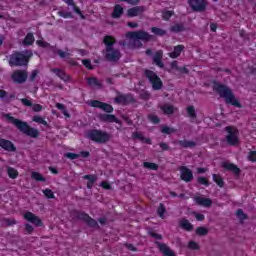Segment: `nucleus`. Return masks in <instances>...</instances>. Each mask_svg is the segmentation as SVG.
<instances>
[{
    "mask_svg": "<svg viewBox=\"0 0 256 256\" xmlns=\"http://www.w3.org/2000/svg\"><path fill=\"white\" fill-rule=\"evenodd\" d=\"M213 89L222 99L225 100V103L241 108V103H239V100H237L231 88L221 83H214Z\"/></svg>",
    "mask_w": 256,
    "mask_h": 256,
    "instance_id": "f257e3e1",
    "label": "nucleus"
},
{
    "mask_svg": "<svg viewBox=\"0 0 256 256\" xmlns=\"http://www.w3.org/2000/svg\"><path fill=\"white\" fill-rule=\"evenodd\" d=\"M3 117L5 119H8L9 123H12V125H15L21 133H24V135H28V137H39V130L32 128L27 124V122H23L17 118H14L11 116V114H3Z\"/></svg>",
    "mask_w": 256,
    "mask_h": 256,
    "instance_id": "f03ea898",
    "label": "nucleus"
},
{
    "mask_svg": "<svg viewBox=\"0 0 256 256\" xmlns=\"http://www.w3.org/2000/svg\"><path fill=\"white\" fill-rule=\"evenodd\" d=\"M104 44L106 45L104 52L105 59H107V61H119V59H121V51L113 47V45H115V38H113V36H105Z\"/></svg>",
    "mask_w": 256,
    "mask_h": 256,
    "instance_id": "7ed1b4c3",
    "label": "nucleus"
},
{
    "mask_svg": "<svg viewBox=\"0 0 256 256\" xmlns=\"http://www.w3.org/2000/svg\"><path fill=\"white\" fill-rule=\"evenodd\" d=\"M33 57V53L29 50L15 52L9 56L10 67H23L29 63V58Z\"/></svg>",
    "mask_w": 256,
    "mask_h": 256,
    "instance_id": "20e7f679",
    "label": "nucleus"
},
{
    "mask_svg": "<svg viewBox=\"0 0 256 256\" xmlns=\"http://www.w3.org/2000/svg\"><path fill=\"white\" fill-rule=\"evenodd\" d=\"M127 39H130V43H134V47H141L140 41H151V34L140 30L136 32H128L126 34Z\"/></svg>",
    "mask_w": 256,
    "mask_h": 256,
    "instance_id": "39448f33",
    "label": "nucleus"
},
{
    "mask_svg": "<svg viewBox=\"0 0 256 256\" xmlns=\"http://www.w3.org/2000/svg\"><path fill=\"white\" fill-rule=\"evenodd\" d=\"M88 139L91 141H95V143H107L109 141L110 136L107 132H103L100 130H90L87 134Z\"/></svg>",
    "mask_w": 256,
    "mask_h": 256,
    "instance_id": "423d86ee",
    "label": "nucleus"
},
{
    "mask_svg": "<svg viewBox=\"0 0 256 256\" xmlns=\"http://www.w3.org/2000/svg\"><path fill=\"white\" fill-rule=\"evenodd\" d=\"M145 75L155 91H159V89H162L163 81H161V78H159V76H157L155 72L151 70H146Z\"/></svg>",
    "mask_w": 256,
    "mask_h": 256,
    "instance_id": "0eeeda50",
    "label": "nucleus"
},
{
    "mask_svg": "<svg viewBox=\"0 0 256 256\" xmlns=\"http://www.w3.org/2000/svg\"><path fill=\"white\" fill-rule=\"evenodd\" d=\"M227 136L226 141L229 145H238L239 144V130L233 126L226 127Z\"/></svg>",
    "mask_w": 256,
    "mask_h": 256,
    "instance_id": "6e6552de",
    "label": "nucleus"
},
{
    "mask_svg": "<svg viewBox=\"0 0 256 256\" xmlns=\"http://www.w3.org/2000/svg\"><path fill=\"white\" fill-rule=\"evenodd\" d=\"M192 11L201 13L207 9V0H189L188 1Z\"/></svg>",
    "mask_w": 256,
    "mask_h": 256,
    "instance_id": "1a4fd4ad",
    "label": "nucleus"
},
{
    "mask_svg": "<svg viewBox=\"0 0 256 256\" xmlns=\"http://www.w3.org/2000/svg\"><path fill=\"white\" fill-rule=\"evenodd\" d=\"M24 219H26V221L32 223V225H35L36 227H43V221H41V218L33 214L32 212H26L24 214Z\"/></svg>",
    "mask_w": 256,
    "mask_h": 256,
    "instance_id": "9d476101",
    "label": "nucleus"
},
{
    "mask_svg": "<svg viewBox=\"0 0 256 256\" xmlns=\"http://www.w3.org/2000/svg\"><path fill=\"white\" fill-rule=\"evenodd\" d=\"M179 171L182 181H185L186 183L193 181V172L191 171V169L185 166H181Z\"/></svg>",
    "mask_w": 256,
    "mask_h": 256,
    "instance_id": "9b49d317",
    "label": "nucleus"
},
{
    "mask_svg": "<svg viewBox=\"0 0 256 256\" xmlns=\"http://www.w3.org/2000/svg\"><path fill=\"white\" fill-rule=\"evenodd\" d=\"M91 107H96L98 109H102V111H105L106 113H113V106L100 102L98 100H93L90 102Z\"/></svg>",
    "mask_w": 256,
    "mask_h": 256,
    "instance_id": "f8f14e48",
    "label": "nucleus"
},
{
    "mask_svg": "<svg viewBox=\"0 0 256 256\" xmlns=\"http://www.w3.org/2000/svg\"><path fill=\"white\" fill-rule=\"evenodd\" d=\"M12 79L14 83H25L27 81V72L17 70L13 73Z\"/></svg>",
    "mask_w": 256,
    "mask_h": 256,
    "instance_id": "ddd939ff",
    "label": "nucleus"
},
{
    "mask_svg": "<svg viewBox=\"0 0 256 256\" xmlns=\"http://www.w3.org/2000/svg\"><path fill=\"white\" fill-rule=\"evenodd\" d=\"M51 72L55 73V75L59 77V79L64 81V83H69V81H71V76H69V74L65 73V71L59 68H52Z\"/></svg>",
    "mask_w": 256,
    "mask_h": 256,
    "instance_id": "4468645a",
    "label": "nucleus"
},
{
    "mask_svg": "<svg viewBox=\"0 0 256 256\" xmlns=\"http://www.w3.org/2000/svg\"><path fill=\"white\" fill-rule=\"evenodd\" d=\"M144 11H145V6H136L128 9L127 15L129 17H138V15H141Z\"/></svg>",
    "mask_w": 256,
    "mask_h": 256,
    "instance_id": "2eb2a0df",
    "label": "nucleus"
},
{
    "mask_svg": "<svg viewBox=\"0 0 256 256\" xmlns=\"http://www.w3.org/2000/svg\"><path fill=\"white\" fill-rule=\"evenodd\" d=\"M195 201L197 205H200L201 207H211V205H213V201H211V199L205 198L203 196L195 197Z\"/></svg>",
    "mask_w": 256,
    "mask_h": 256,
    "instance_id": "dca6fc26",
    "label": "nucleus"
},
{
    "mask_svg": "<svg viewBox=\"0 0 256 256\" xmlns=\"http://www.w3.org/2000/svg\"><path fill=\"white\" fill-rule=\"evenodd\" d=\"M78 219L85 221V223H87V225H89L90 227H97V221L93 220L91 217H89V215L85 213H79Z\"/></svg>",
    "mask_w": 256,
    "mask_h": 256,
    "instance_id": "f3484780",
    "label": "nucleus"
},
{
    "mask_svg": "<svg viewBox=\"0 0 256 256\" xmlns=\"http://www.w3.org/2000/svg\"><path fill=\"white\" fill-rule=\"evenodd\" d=\"M0 147H2V149H4L5 151H10L13 152L15 151V145L12 144L11 141L0 138Z\"/></svg>",
    "mask_w": 256,
    "mask_h": 256,
    "instance_id": "a211bd4d",
    "label": "nucleus"
},
{
    "mask_svg": "<svg viewBox=\"0 0 256 256\" xmlns=\"http://www.w3.org/2000/svg\"><path fill=\"white\" fill-rule=\"evenodd\" d=\"M159 107H160V111H162V113H164V115H173V113H175V111H177V108H175L171 104H162Z\"/></svg>",
    "mask_w": 256,
    "mask_h": 256,
    "instance_id": "6ab92c4d",
    "label": "nucleus"
},
{
    "mask_svg": "<svg viewBox=\"0 0 256 256\" xmlns=\"http://www.w3.org/2000/svg\"><path fill=\"white\" fill-rule=\"evenodd\" d=\"M100 119L104 121V123H121V121H119L115 115L111 114H102L100 115Z\"/></svg>",
    "mask_w": 256,
    "mask_h": 256,
    "instance_id": "aec40b11",
    "label": "nucleus"
},
{
    "mask_svg": "<svg viewBox=\"0 0 256 256\" xmlns=\"http://www.w3.org/2000/svg\"><path fill=\"white\" fill-rule=\"evenodd\" d=\"M158 248L164 256H175V252H173V250H171V248H169V246L166 244L159 243Z\"/></svg>",
    "mask_w": 256,
    "mask_h": 256,
    "instance_id": "412c9836",
    "label": "nucleus"
},
{
    "mask_svg": "<svg viewBox=\"0 0 256 256\" xmlns=\"http://www.w3.org/2000/svg\"><path fill=\"white\" fill-rule=\"evenodd\" d=\"M185 49V46L178 45L174 47V50L170 52L168 55L171 59H177L181 55V52Z\"/></svg>",
    "mask_w": 256,
    "mask_h": 256,
    "instance_id": "4be33fe9",
    "label": "nucleus"
},
{
    "mask_svg": "<svg viewBox=\"0 0 256 256\" xmlns=\"http://www.w3.org/2000/svg\"><path fill=\"white\" fill-rule=\"evenodd\" d=\"M163 59V51L159 50L155 53L153 57V62L157 67L163 68V62L161 61Z\"/></svg>",
    "mask_w": 256,
    "mask_h": 256,
    "instance_id": "5701e85b",
    "label": "nucleus"
},
{
    "mask_svg": "<svg viewBox=\"0 0 256 256\" xmlns=\"http://www.w3.org/2000/svg\"><path fill=\"white\" fill-rule=\"evenodd\" d=\"M222 167H224V169H227L228 171H232V173H234L235 175H239L240 173L239 167H237L235 164L224 162L222 164Z\"/></svg>",
    "mask_w": 256,
    "mask_h": 256,
    "instance_id": "b1692460",
    "label": "nucleus"
},
{
    "mask_svg": "<svg viewBox=\"0 0 256 256\" xmlns=\"http://www.w3.org/2000/svg\"><path fill=\"white\" fill-rule=\"evenodd\" d=\"M132 137L134 139H139V141H142V143H148V145H151V139L143 137V133L141 132H134Z\"/></svg>",
    "mask_w": 256,
    "mask_h": 256,
    "instance_id": "393cba45",
    "label": "nucleus"
},
{
    "mask_svg": "<svg viewBox=\"0 0 256 256\" xmlns=\"http://www.w3.org/2000/svg\"><path fill=\"white\" fill-rule=\"evenodd\" d=\"M178 145H180V147H183L184 149H191L193 147H195V142L194 141H189V140H179L178 141Z\"/></svg>",
    "mask_w": 256,
    "mask_h": 256,
    "instance_id": "a878e982",
    "label": "nucleus"
},
{
    "mask_svg": "<svg viewBox=\"0 0 256 256\" xmlns=\"http://www.w3.org/2000/svg\"><path fill=\"white\" fill-rule=\"evenodd\" d=\"M123 15V8L121 5L117 4L114 7V12L112 13L113 19H119Z\"/></svg>",
    "mask_w": 256,
    "mask_h": 256,
    "instance_id": "bb28decb",
    "label": "nucleus"
},
{
    "mask_svg": "<svg viewBox=\"0 0 256 256\" xmlns=\"http://www.w3.org/2000/svg\"><path fill=\"white\" fill-rule=\"evenodd\" d=\"M83 178L88 180V182H87L88 189H93V184L95 183V181H97V176L96 175H85Z\"/></svg>",
    "mask_w": 256,
    "mask_h": 256,
    "instance_id": "cd10ccee",
    "label": "nucleus"
},
{
    "mask_svg": "<svg viewBox=\"0 0 256 256\" xmlns=\"http://www.w3.org/2000/svg\"><path fill=\"white\" fill-rule=\"evenodd\" d=\"M180 227L184 229L185 231H193V226L187 219H182L180 221Z\"/></svg>",
    "mask_w": 256,
    "mask_h": 256,
    "instance_id": "c85d7f7f",
    "label": "nucleus"
},
{
    "mask_svg": "<svg viewBox=\"0 0 256 256\" xmlns=\"http://www.w3.org/2000/svg\"><path fill=\"white\" fill-rule=\"evenodd\" d=\"M186 111H187V114H188L189 118H191L192 120L193 119H197V112L195 111V107L194 106H188L186 108Z\"/></svg>",
    "mask_w": 256,
    "mask_h": 256,
    "instance_id": "c756f323",
    "label": "nucleus"
},
{
    "mask_svg": "<svg viewBox=\"0 0 256 256\" xmlns=\"http://www.w3.org/2000/svg\"><path fill=\"white\" fill-rule=\"evenodd\" d=\"M143 167L145 169H149L150 171H157V169H159V165L153 162H144Z\"/></svg>",
    "mask_w": 256,
    "mask_h": 256,
    "instance_id": "7c9ffc66",
    "label": "nucleus"
},
{
    "mask_svg": "<svg viewBox=\"0 0 256 256\" xmlns=\"http://www.w3.org/2000/svg\"><path fill=\"white\" fill-rule=\"evenodd\" d=\"M31 177L34 179V181H41L42 183H45L46 181L45 177H43V175H41L39 172H32Z\"/></svg>",
    "mask_w": 256,
    "mask_h": 256,
    "instance_id": "2f4dec72",
    "label": "nucleus"
},
{
    "mask_svg": "<svg viewBox=\"0 0 256 256\" xmlns=\"http://www.w3.org/2000/svg\"><path fill=\"white\" fill-rule=\"evenodd\" d=\"M7 173H8V177H10V179H17V177L19 176V172H17V170H15V168L8 167Z\"/></svg>",
    "mask_w": 256,
    "mask_h": 256,
    "instance_id": "473e14b6",
    "label": "nucleus"
},
{
    "mask_svg": "<svg viewBox=\"0 0 256 256\" xmlns=\"http://www.w3.org/2000/svg\"><path fill=\"white\" fill-rule=\"evenodd\" d=\"M151 31H152V33H154V35H158L159 37H163V35H167V31H165L161 28L152 27Z\"/></svg>",
    "mask_w": 256,
    "mask_h": 256,
    "instance_id": "72a5a7b5",
    "label": "nucleus"
},
{
    "mask_svg": "<svg viewBox=\"0 0 256 256\" xmlns=\"http://www.w3.org/2000/svg\"><path fill=\"white\" fill-rule=\"evenodd\" d=\"M34 42L35 37L33 36V34L28 33L24 39V45H33Z\"/></svg>",
    "mask_w": 256,
    "mask_h": 256,
    "instance_id": "f704fd0d",
    "label": "nucleus"
},
{
    "mask_svg": "<svg viewBox=\"0 0 256 256\" xmlns=\"http://www.w3.org/2000/svg\"><path fill=\"white\" fill-rule=\"evenodd\" d=\"M129 101V97L126 95H120L115 98V103H121L122 105H125Z\"/></svg>",
    "mask_w": 256,
    "mask_h": 256,
    "instance_id": "c9c22d12",
    "label": "nucleus"
},
{
    "mask_svg": "<svg viewBox=\"0 0 256 256\" xmlns=\"http://www.w3.org/2000/svg\"><path fill=\"white\" fill-rule=\"evenodd\" d=\"M87 81L90 87H101V82L97 78H88Z\"/></svg>",
    "mask_w": 256,
    "mask_h": 256,
    "instance_id": "e433bc0d",
    "label": "nucleus"
},
{
    "mask_svg": "<svg viewBox=\"0 0 256 256\" xmlns=\"http://www.w3.org/2000/svg\"><path fill=\"white\" fill-rule=\"evenodd\" d=\"M165 211H167V209L165 208V205L160 204L157 209V213L159 217H161V219H165Z\"/></svg>",
    "mask_w": 256,
    "mask_h": 256,
    "instance_id": "4c0bfd02",
    "label": "nucleus"
},
{
    "mask_svg": "<svg viewBox=\"0 0 256 256\" xmlns=\"http://www.w3.org/2000/svg\"><path fill=\"white\" fill-rule=\"evenodd\" d=\"M56 108L59 109V111H62L65 117H71V115H69V112H67V109H65V105L61 103H56Z\"/></svg>",
    "mask_w": 256,
    "mask_h": 256,
    "instance_id": "58836bf2",
    "label": "nucleus"
},
{
    "mask_svg": "<svg viewBox=\"0 0 256 256\" xmlns=\"http://www.w3.org/2000/svg\"><path fill=\"white\" fill-rule=\"evenodd\" d=\"M33 121L35 123H39L40 125H44L45 127H47V122L45 121V119H43V117L36 115L33 117Z\"/></svg>",
    "mask_w": 256,
    "mask_h": 256,
    "instance_id": "ea45409f",
    "label": "nucleus"
},
{
    "mask_svg": "<svg viewBox=\"0 0 256 256\" xmlns=\"http://www.w3.org/2000/svg\"><path fill=\"white\" fill-rule=\"evenodd\" d=\"M213 181H215V183L217 184L218 187H223V185H224L223 178H221L217 174H213Z\"/></svg>",
    "mask_w": 256,
    "mask_h": 256,
    "instance_id": "a19ab883",
    "label": "nucleus"
},
{
    "mask_svg": "<svg viewBox=\"0 0 256 256\" xmlns=\"http://www.w3.org/2000/svg\"><path fill=\"white\" fill-rule=\"evenodd\" d=\"M209 233V230L205 227H198L196 229V235L205 236Z\"/></svg>",
    "mask_w": 256,
    "mask_h": 256,
    "instance_id": "79ce46f5",
    "label": "nucleus"
},
{
    "mask_svg": "<svg viewBox=\"0 0 256 256\" xmlns=\"http://www.w3.org/2000/svg\"><path fill=\"white\" fill-rule=\"evenodd\" d=\"M175 131H177V130L174 128H171L169 126H164V127H162V130H161V132L165 133L166 135H171V133H175Z\"/></svg>",
    "mask_w": 256,
    "mask_h": 256,
    "instance_id": "37998d69",
    "label": "nucleus"
},
{
    "mask_svg": "<svg viewBox=\"0 0 256 256\" xmlns=\"http://www.w3.org/2000/svg\"><path fill=\"white\" fill-rule=\"evenodd\" d=\"M45 197H47L48 199H55V194L53 193L52 190L50 189H46L43 191Z\"/></svg>",
    "mask_w": 256,
    "mask_h": 256,
    "instance_id": "c03bdc74",
    "label": "nucleus"
},
{
    "mask_svg": "<svg viewBox=\"0 0 256 256\" xmlns=\"http://www.w3.org/2000/svg\"><path fill=\"white\" fill-rule=\"evenodd\" d=\"M57 53H58L59 57H61V59L71 57V53H69L68 51L58 50Z\"/></svg>",
    "mask_w": 256,
    "mask_h": 256,
    "instance_id": "a18cd8bd",
    "label": "nucleus"
},
{
    "mask_svg": "<svg viewBox=\"0 0 256 256\" xmlns=\"http://www.w3.org/2000/svg\"><path fill=\"white\" fill-rule=\"evenodd\" d=\"M171 31H173L174 33H179L181 31H183V25L176 24V25L171 27Z\"/></svg>",
    "mask_w": 256,
    "mask_h": 256,
    "instance_id": "49530a36",
    "label": "nucleus"
},
{
    "mask_svg": "<svg viewBox=\"0 0 256 256\" xmlns=\"http://www.w3.org/2000/svg\"><path fill=\"white\" fill-rule=\"evenodd\" d=\"M188 249H192L194 251H197V249H199V244H197V242H195V241H190L188 243Z\"/></svg>",
    "mask_w": 256,
    "mask_h": 256,
    "instance_id": "de8ad7c7",
    "label": "nucleus"
},
{
    "mask_svg": "<svg viewBox=\"0 0 256 256\" xmlns=\"http://www.w3.org/2000/svg\"><path fill=\"white\" fill-rule=\"evenodd\" d=\"M236 215L238 218H240L241 221H245V219H247V215H245L241 209L237 210Z\"/></svg>",
    "mask_w": 256,
    "mask_h": 256,
    "instance_id": "09e8293b",
    "label": "nucleus"
},
{
    "mask_svg": "<svg viewBox=\"0 0 256 256\" xmlns=\"http://www.w3.org/2000/svg\"><path fill=\"white\" fill-rule=\"evenodd\" d=\"M163 19H165V21H169V19H171V17H173V12L171 11H165L162 14Z\"/></svg>",
    "mask_w": 256,
    "mask_h": 256,
    "instance_id": "8fccbe9b",
    "label": "nucleus"
},
{
    "mask_svg": "<svg viewBox=\"0 0 256 256\" xmlns=\"http://www.w3.org/2000/svg\"><path fill=\"white\" fill-rule=\"evenodd\" d=\"M82 64L84 67H86V69H93V65H91V60L89 59L82 60Z\"/></svg>",
    "mask_w": 256,
    "mask_h": 256,
    "instance_id": "3c124183",
    "label": "nucleus"
},
{
    "mask_svg": "<svg viewBox=\"0 0 256 256\" xmlns=\"http://www.w3.org/2000/svg\"><path fill=\"white\" fill-rule=\"evenodd\" d=\"M148 119H149V121H151L155 125H157V123H159V117H157L156 115L150 114L148 116Z\"/></svg>",
    "mask_w": 256,
    "mask_h": 256,
    "instance_id": "603ef678",
    "label": "nucleus"
},
{
    "mask_svg": "<svg viewBox=\"0 0 256 256\" xmlns=\"http://www.w3.org/2000/svg\"><path fill=\"white\" fill-rule=\"evenodd\" d=\"M32 111L39 113V111H43V106L40 104H34L32 105Z\"/></svg>",
    "mask_w": 256,
    "mask_h": 256,
    "instance_id": "864d4df0",
    "label": "nucleus"
},
{
    "mask_svg": "<svg viewBox=\"0 0 256 256\" xmlns=\"http://www.w3.org/2000/svg\"><path fill=\"white\" fill-rule=\"evenodd\" d=\"M198 183H200V185H205L206 187H209V182L207 181V178H205V177H199Z\"/></svg>",
    "mask_w": 256,
    "mask_h": 256,
    "instance_id": "5fc2aeb1",
    "label": "nucleus"
},
{
    "mask_svg": "<svg viewBox=\"0 0 256 256\" xmlns=\"http://www.w3.org/2000/svg\"><path fill=\"white\" fill-rule=\"evenodd\" d=\"M21 103L24 104L25 107H33V103L27 98L21 99Z\"/></svg>",
    "mask_w": 256,
    "mask_h": 256,
    "instance_id": "6e6d98bb",
    "label": "nucleus"
},
{
    "mask_svg": "<svg viewBox=\"0 0 256 256\" xmlns=\"http://www.w3.org/2000/svg\"><path fill=\"white\" fill-rule=\"evenodd\" d=\"M65 157H67V159H72V160L79 159V154L69 152L65 154Z\"/></svg>",
    "mask_w": 256,
    "mask_h": 256,
    "instance_id": "4d7b16f0",
    "label": "nucleus"
},
{
    "mask_svg": "<svg viewBox=\"0 0 256 256\" xmlns=\"http://www.w3.org/2000/svg\"><path fill=\"white\" fill-rule=\"evenodd\" d=\"M194 217L196 218L197 221H204L205 220V215L199 214L197 212H193Z\"/></svg>",
    "mask_w": 256,
    "mask_h": 256,
    "instance_id": "13d9d810",
    "label": "nucleus"
},
{
    "mask_svg": "<svg viewBox=\"0 0 256 256\" xmlns=\"http://www.w3.org/2000/svg\"><path fill=\"white\" fill-rule=\"evenodd\" d=\"M248 159H249V161H252L253 163H255V161H256V151H251L248 155Z\"/></svg>",
    "mask_w": 256,
    "mask_h": 256,
    "instance_id": "bf43d9fd",
    "label": "nucleus"
},
{
    "mask_svg": "<svg viewBox=\"0 0 256 256\" xmlns=\"http://www.w3.org/2000/svg\"><path fill=\"white\" fill-rule=\"evenodd\" d=\"M171 67H172V69H175V71H181V70H182L181 67H179V66L177 65V61H173V62L171 63Z\"/></svg>",
    "mask_w": 256,
    "mask_h": 256,
    "instance_id": "052dcab7",
    "label": "nucleus"
},
{
    "mask_svg": "<svg viewBox=\"0 0 256 256\" xmlns=\"http://www.w3.org/2000/svg\"><path fill=\"white\" fill-rule=\"evenodd\" d=\"M33 226H31V224H25V231L26 233L31 234V232L33 231Z\"/></svg>",
    "mask_w": 256,
    "mask_h": 256,
    "instance_id": "680f3d73",
    "label": "nucleus"
},
{
    "mask_svg": "<svg viewBox=\"0 0 256 256\" xmlns=\"http://www.w3.org/2000/svg\"><path fill=\"white\" fill-rule=\"evenodd\" d=\"M5 223L6 225L11 226V225H15L17 221H15V219H6Z\"/></svg>",
    "mask_w": 256,
    "mask_h": 256,
    "instance_id": "e2e57ef3",
    "label": "nucleus"
},
{
    "mask_svg": "<svg viewBox=\"0 0 256 256\" xmlns=\"http://www.w3.org/2000/svg\"><path fill=\"white\" fill-rule=\"evenodd\" d=\"M124 1L125 3H129V5H137L139 3V0H120Z\"/></svg>",
    "mask_w": 256,
    "mask_h": 256,
    "instance_id": "0e129e2a",
    "label": "nucleus"
},
{
    "mask_svg": "<svg viewBox=\"0 0 256 256\" xmlns=\"http://www.w3.org/2000/svg\"><path fill=\"white\" fill-rule=\"evenodd\" d=\"M39 72L37 70H34L30 75V81H35V78L37 77Z\"/></svg>",
    "mask_w": 256,
    "mask_h": 256,
    "instance_id": "69168bd1",
    "label": "nucleus"
},
{
    "mask_svg": "<svg viewBox=\"0 0 256 256\" xmlns=\"http://www.w3.org/2000/svg\"><path fill=\"white\" fill-rule=\"evenodd\" d=\"M127 25L132 29H136V27H139V24H137V22H128Z\"/></svg>",
    "mask_w": 256,
    "mask_h": 256,
    "instance_id": "338daca9",
    "label": "nucleus"
},
{
    "mask_svg": "<svg viewBox=\"0 0 256 256\" xmlns=\"http://www.w3.org/2000/svg\"><path fill=\"white\" fill-rule=\"evenodd\" d=\"M59 15H60V17H63L64 19L71 17V13L59 12Z\"/></svg>",
    "mask_w": 256,
    "mask_h": 256,
    "instance_id": "774afa93",
    "label": "nucleus"
}]
</instances>
